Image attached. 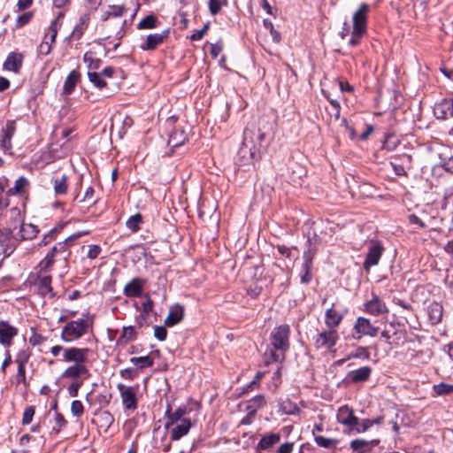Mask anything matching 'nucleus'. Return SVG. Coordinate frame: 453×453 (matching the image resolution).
Listing matches in <instances>:
<instances>
[{"label":"nucleus","mask_w":453,"mask_h":453,"mask_svg":"<svg viewBox=\"0 0 453 453\" xmlns=\"http://www.w3.org/2000/svg\"><path fill=\"white\" fill-rule=\"evenodd\" d=\"M370 10V5L363 3L352 15V31L349 42L352 47L358 45L367 33L368 13Z\"/></svg>","instance_id":"39448f33"},{"label":"nucleus","mask_w":453,"mask_h":453,"mask_svg":"<svg viewBox=\"0 0 453 453\" xmlns=\"http://www.w3.org/2000/svg\"><path fill=\"white\" fill-rule=\"evenodd\" d=\"M83 61L88 64L89 69H97L100 66L101 60L95 58L91 51H87L83 56Z\"/></svg>","instance_id":"de8ad7c7"},{"label":"nucleus","mask_w":453,"mask_h":453,"mask_svg":"<svg viewBox=\"0 0 453 453\" xmlns=\"http://www.w3.org/2000/svg\"><path fill=\"white\" fill-rule=\"evenodd\" d=\"M117 388L119 392L124 408L127 410H135L137 408L136 394L139 389V385L128 387L119 383Z\"/></svg>","instance_id":"1a4fd4ad"},{"label":"nucleus","mask_w":453,"mask_h":453,"mask_svg":"<svg viewBox=\"0 0 453 453\" xmlns=\"http://www.w3.org/2000/svg\"><path fill=\"white\" fill-rule=\"evenodd\" d=\"M314 441L318 446L325 449H335L338 443V440L326 438L321 435H315Z\"/></svg>","instance_id":"79ce46f5"},{"label":"nucleus","mask_w":453,"mask_h":453,"mask_svg":"<svg viewBox=\"0 0 453 453\" xmlns=\"http://www.w3.org/2000/svg\"><path fill=\"white\" fill-rule=\"evenodd\" d=\"M343 319V315L334 309V304L326 309L325 313V324L328 328L334 329L338 326Z\"/></svg>","instance_id":"bb28decb"},{"label":"nucleus","mask_w":453,"mask_h":453,"mask_svg":"<svg viewBox=\"0 0 453 453\" xmlns=\"http://www.w3.org/2000/svg\"><path fill=\"white\" fill-rule=\"evenodd\" d=\"M16 132V123L14 120H7L4 128H3L0 138V149L4 153L11 154L12 139Z\"/></svg>","instance_id":"2eb2a0df"},{"label":"nucleus","mask_w":453,"mask_h":453,"mask_svg":"<svg viewBox=\"0 0 453 453\" xmlns=\"http://www.w3.org/2000/svg\"><path fill=\"white\" fill-rule=\"evenodd\" d=\"M374 423H379V420H372L369 418H365L361 421L358 420V425H356L353 431H356L357 433H365L372 427Z\"/></svg>","instance_id":"09e8293b"},{"label":"nucleus","mask_w":453,"mask_h":453,"mask_svg":"<svg viewBox=\"0 0 453 453\" xmlns=\"http://www.w3.org/2000/svg\"><path fill=\"white\" fill-rule=\"evenodd\" d=\"M293 449H294L293 442H285L279 447L276 453H292Z\"/></svg>","instance_id":"774afa93"},{"label":"nucleus","mask_w":453,"mask_h":453,"mask_svg":"<svg viewBox=\"0 0 453 453\" xmlns=\"http://www.w3.org/2000/svg\"><path fill=\"white\" fill-rule=\"evenodd\" d=\"M267 145L266 134L257 127L251 125L243 132L242 152L248 150L251 159H257L262 148Z\"/></svg>","instance_id":"20e7f679"},{"label":"nucleus","mask_w":453,"mask_h":453,"mask_svg":"<svg viewBox=\"0 0 453 453\" xmlns=\"http://www.w3.org/2000/svg\"><path fill=\"white\" fill-rule=\"evenodd\" d=\"M121 378L125 380H132L138 376V372L135 369L126 368L119 372Z\"/></svg>","instance_id":"bf43d9fd"},{"label":"nucleus","mask_w":453,"mask_h":453,"mask_svg":"<svg viewBox=\"0 0 453 453\" xmlns=\"http://www.w3.org/2000/svg\"><path fill=\"white\" fill-rule=\"evenodd\" d=\"M158 20L154 15H148L143 18L137 25V28L142 29H152L157 27Z\"/></svg>","instance_id":"58836bf2"},{"label":"nucleus","mask_w":453,"mask_h":453,"mask_svg":"<svg viewBox=\"0 0 453 453\" xmlns=\"http://www.w3.org/2000/svg\"><path fill=\"white\" fill-rule=\"evenodd\" d=\"M142 222V217L137 213L131 216L126 223L127 227L132 232L135 233L140 229V224Z\"/></svg>","instance_id":"37998d69"},{"label":"nucleus","mask_w":453,"mask_h":453,"mask_svg":"<svg viewBox=\"0 0 453 453\" xmlns=\"http://www.w3.org/2000/svg\"><path fill=\"white\" fill-rule=\"evenodd\" d=\"M81 73L77 70H73L66 77L64 86L63 93L65 95H70L74 90L78 81H80Z\"/></svg>","instance_id":"2f4dec72"},{"label":"nucleus","mask_w":453,"mask_h":453,"mask_svg":"<svg viewBox=\"0 0 453 453\" xmlns=\"http://www.w3.org/2000/svg\"><path fill=\"white\" fill-rule=\"evenodd\" d=\"M184 317V307L179 303L170 308L169 313L165 319L167 326H173L180 323Z\"/></svg>","instance_id":"393cba45"},{"label":"nucleus","mask_w":453,"mask_h":453,"mask_svg":"<svg viewBox=\"0 0 453 453\" xmlns=\"http://www.w3.org/2000/svg\"><path fill=\"white\" fill-rule=\"evenodd\" d=\"M71 413L76 418H80L84 413V407L80 400H73L71 403Z\"/></svg>","instance_id":"864d4df0"},{"label":"nucleus","mask_w":453,"mask_h":453,"mask_svg":"<svg viewBox=\"0 0 453 453\" xmlns=\"http://www.w3.org/2000/svg\"><path fill=\"white\" fill-rule=\"evenodd\" d=\"M94 317L89 313H83L82 318L67 322L62 328L60 339L65 343L78 341L92 328Z\"/></svg>","instance_id":"7ed1b4c3"},{"label":"nucleus","mask_w":453,"mask_h":453,"mask_svg":"<svg viewBox=\"0 0 453 453\" xmlns=\"http://www.w3.org/2000/svg\"><path fill=\"white\" fill-rule=\"evenodd\" d=\"M91 352L88 348L70 347L65 351L64 362L73 363L62 373V378L76 380H88L91 373L87 366L88 354Z\"/></svg>","instance_id":"f257e3e1"},{"label":"nucleus","mask_w":453,"mask_h":453,"mask_svg":"<svg viewBox=\"0 0 453 453\" xmlns=\"http://www.w3.org/2000/svg\"><path fill=\"white\" fill-rule=\"evenodd\" d=\"M280 441V434L278 433L266 434L257 443V449L260 450H268Z\"/></svg>","instance_id":"cd10ccee"},{"label":"nucleus","mask_w":453,"mask_h":453,"mask_svg":"<svg viewBox=\"0 0 453 453\" xmlns=\"http://www.w3.org/2000/svg\"><path fill=\"white\" fill-rule=\"evenodd\" d=\"M146 283L147 280L143 278H133L125 285L123 293L128 298L140 297Z\"/></svg>","instance_id":"a211bd4d"},{"label":"nucleus","mask_w":453,"mask_h":453,"mask_svg":"<svg viewBox=\"0 0 453 453\" xmlns=\"http://www.w3.org/2000/svg\"><path fill=\"white\" fill-rule=\"evenodd\" d=\"M290 327L287 324L280 325L275 327L270 334V345L273 349H270L265 352L266 357L265 363L269 365L271 363L281 364L285 359V353L290 347L289 343Z\"/></svg>","instance_id":"f03ea898"},{"label":"nucleus","mask_w":453,"mask_h":453,"mask_svg":"<svg viewBox=\"0 0 453 453\" xmlns=\"http://www.w3.org/2000/svg\"><path fill=\"white\" fill-rule=\"evenodd\" d=\"M30 357L31 352L29 351L28 349H21L18 352L15 362L18 364L19 366L26 367V365L28 362Z\"/></svg>","instance_id":"8fccbe9b"},{"label":"nucleus","mask_w":453,"mask_h":453,"mask_svg":"<svg viewBox=\"0 0 453 453\" xmlns=\"http://www.w3.org/2000/svg\"><path fill=\"white\" fill-rule=\"evenodd\" d=\"M142 313L147 316L150 314L153 310V301L150 299V297H147L144 302L142 303Z\"/></svg>","instance_id":"69168bd1"},{"label":"nucleus","mask_w":453,"mask_h":453,"mask_svg":"<svg viewBox=\"0 0 453 453\" xmlns=\"http://www.w3.org/2000/svg\"><path fill=\"white\" fill-rule=\"evenodd\" d=\"M441 165L446 172L453 173V157L444 158Z\"/></svg>","instance_id":"338daca9"},{"label":"nucleus","mask_w":453,"mask_h":453,"mask_svg":"<svg viewBox=\"0 0 453 453\" xmlns=\"http://www.w3.org/2000/svg\"><path fill=\"white\" fill-rule=\"evenodd\" d=\"M308 249L303 252L302 264L299 276L302 284H309L312 280L311 267L314 256L316 254V249L311 245V239H308Z\"/></svg>","instance_id":"0eeeda50"},{"label":"nucleus","mask_w":453,"mask_h":453,"mask_svg":"<svg viewBox=\"0 0 453 453\" xmlns=\"http://www.w3.org/2000/svg\"><path fill=\"white\" fill-rule=\"evenodd\" d=\"M10 212L12 217L19 223V231L15 234L18 244L23 241H32L40 233L38 226L32 223L23 222L21 211L18 207L12 208Z\"/></svg>","instance_id":"423d86ee"},{"label":"nucleus","mask_w":453,"mask_h":453,"mask_svg":"<svg viewBox=\"0 0 453 453\" xmlns=\"http://www.w3.org/2000/svg\"><path fill=\"white\" fill-rule=\"evenodd\" d=\"M51 276L49 274H39L35 285L37 288L38 294L42 296L50 295L53 296L51 287Z\"/></svg>","instance_id":"b1692460"},{"label":"nucleus","mask_w":453,"mask_h":453,"mask_svg":"<svg viewBox=\"0 0 453 453\" xmlns=\"http://www.w3.org/2000/svg\"><path fill=\"white\" fill-rule=\"evenodd\" d=\"M67 181L68 176L65 174H63L60 177L57 176L52 178L53 188L57 196L66 194L68 188Z\"/></svg>","instance_id":"72a5a7b5"},{"label":"nucleus","mask_w":453,"mask_h":453,"mask_svg":"<svg viewBox=\"0 0 453 453\" xmlns=\"http://www.w3.org/2000/svg\"><path fill=\"white\" fill-rule=\"evenodd\" d=\"M88 77L90 82H92L96 88H103L106 87V82L104 80L102 73L96 72H88Z\"/></svg>","instance_id":"c03bdc74"},{"label":"nucleus","mask_w":453,"mask_h":453,"mask_svg":"<svg viewBox=\"0 0 453 453\" xmlns=\"http://www.w3.org/2000/svg\"><path fill=\"white\" fill-rule=\"evenodd\" d=\"M279 408L282 413L287 414V415H295V414L299 413V411H300V409L296 405V403H295L288 398L280 401L279 403Z\"/></svg>","instance_id":"e433bc0d"},{"label":"nucleus","mask_w":453,"mask_h":453,"mask_svg":"<svg viewBox=\"0 0 453 453\" xmlns=\"http://www.w3.org/2000/svg\"><path fill=\"white\" fill-rule=\"evenodd\" d=\"M18 246V241L10 226L0 228V256L7 257L13 253Z\"/></svg>","instance_id":"6e6552de"},{"label":"nucleus","mask_w":453,"mask_h":453,"mask_svg":"<svg viewBox=\"0 0 453 453\" xmlns=\"http://www.w3.org/2000/svg\"><path fill=\"white\" fill-rule=\"evenodd\" d=\"M29 188L30 182L28 179L25 176H20L15 180L13 187L7 190V196H17L20 197L27 196L28 195Z\"/></svg>","instance_id":"4be33fe9"},{"label":"nucleus","mask_w":453,"mask_h":453,"mask_svg":"<svg viewBox=\"0 0 453 453\" xmlns=\"http://www.w3.org/2000/svg\"><path fill=\"white\" fill-rule=\"evenodd\" d=\"M23 62V56L20 53H10L4 64V67L8 71L19 73Z\"/></svg>","instance_id":"c85d7f7f"},{"label":"nucleus","mask_w":453,"mask_h":453,"mask_svg":"<svg viewBox=\"0 0 453 453\" xmlns=\"http://www.w3.org/2000/svg\"><path fill=\"white\" fill-rule=\"evenodd\" d=\"M81 236V233L73 234V235H70L69 237H67L65 240L57 243V246L58 248V252H59V254L65 255L64 256L65 259H66L67 257H69V255H70V252H68L69 248L71 246H73V243L75 242V241L77 239H79Z\"/></svg>","instance_id":"473e14b6"},{"label":"nucleus","mask_w":453,"mask_h":453,"mask_svg":"<svg viewBox=\"0 0 453 453\" xmlns=\"http://www.w3.org/2000/svg\"><path fill=\"white\" fill-rule=\"evenodd\" d=\"M89 19H90V16L88 13H84L80 17L79 21L76 24V26L73 28L72 35H71V36L73 39L79 40L81 38L84 32L86 31V29L88 27Z\"/></svg>","instance_id":"7c9ffc66"},{"label":"nucleus","mask_w":453,"mask_h":453,"mask_svg":"<svg viewBox=\"0 0 453 453\" xmlns=\"http://www.w3.org/2000/svg\"><path fill=\"white\" fill-rule=\"evenodd\" d=\"M54 422L55 425L52 427L51 433L58 434L63 427L66 425V420L64 416L58 411H55L54 413Z\"/></svg>","instance_id":"a18cd8bd"},{"label":"nucleus","mask_w":453,"mask_h":453,"mask_svg":"<svg viewBox=\"0 0 453 453\" xmlns=\"http://www.w3.org/2000/svg\"><path fill=\"white\" fill-rule=\"evenodd\" d=\"M18 334V328L8 321H0V343L4 347H10L13 338Z\"/></svg>","instance_id":"aec40b11"},{"label":"nucleus","mask_w":453,"mask_h":453,"mask_svg":"<svg viewBox=\"0 0 453 453\" xmlns=\"http://www.w3.org/2000/svg\"><path fill=\"white\" fill-rule=\"evenodd\" d=\"M101 251L102 249L99 245H89L87 256L90 259H95L99 256Z\"/></svg>","instance_id":"e2e57ef3"},{"label":"nucleus","mask_w":453,"mask_h":453,"mask_svg":"<svg viewBox=\"0 0 453 453\" xmlns=\"http://www.w3.org/2000/svg\"><path fill=\"white\" fill-rule=\"evenodd\" d=\"M227 0H209V10L211 15H217L223 4H226Z\"/></svg>","instance_id":"603ef678"},{"label":"nucleus","mask_w":453,"mask_h":453,"mask_svg":"<svg viewBox=\"0 0 453 453\" xmlns=\"http://www.w3.org/2000/svg\"><path fill=\"white\" fill-rule=\"evenodd\" d=\"M85 380H73L68 387L67 392L71 397H77L79 390L83 384Z\"/></svg>","instance_id":"3c124183"},{"label":"nucleus","mask_w":453,"mask_h":453,"mask_svg":"<svg viewBox=\"0 0 453 453\" xmlns=\"http://www.w3.org/2000/svg\"><path fill=\"white\" fill-rule=\"evenodd\" d=\"M364 311L374 317L387 316L389 313L386 303L374 293H372V298L364 303Z\"/></svg>","instance_id":"9b49d317"},{"label":"nucleus","mask_w":453,"mask_h":453,"mask_svg":"<svg viewBox=\"0 0 453 453\" xmlns=\"http://www.w3.org/2000/svg\"><path fill=\"white\" fill-rule=\"evenodd\" d=\"M339 340V334L335 329L329 328L317 334L314 344L317 349H325L332 351Z\"/></svg>","instance_id":"9d476101"},{"label":"nucleus","mask_w":453,"mask_h":453,"mask_svg":"<svg viewBox=\"0 0 453 453\" xmlns=\"http://www.w3.org/2000/svg\"><path fill=\"white\" fill-rule=\"evenodd\" d=\"M434 114L437 119H448L453 117V98H444L436 103Z\"/></svg>","instance_id":"6ab92c4d"},{"label":"nucleus","mask_w":453,"mask_h":453,"mask_svg":"<svg viewBox=\"0 0 453 453\" xmlns=\"http://www.w3.org/2000/svg\"><path fill=\"white\" fill-rule=\"evenodd\" d=\"M380 443V440L374 439L371 441H365L361 439H356L350 441V449L355 453H375V447Z\"/></svg>","instance_id":"412c9836"},{"label":"nucleus","mask_w":453,"mask_h":453,"mask_svg":"<svg viewBox=\"0 0 453 453\" xmlns=\"http://www.w3.org/2000/svg\"><path fill=\"white\" fill-rule=\"evenodd\" d=\"M336 418L338 423L345 426L350 431H353L356 425H358V418L354 415L353 410L347 405L338 409Z\"/></svg>","instance_id":"dca6fc26"},{"label":"nucleus","mask_w":453,"mask_h":453,"mask_svg":"<svg viewBox=\"0 0 453 453\" xmlns=\"http://www.w3.org/2000/svg\"><path fill=\"white\" fill-rule=\"evenodd\" d=\"M130 362L139 369L151 367L154 364L153 359L150 356L131 357Z\"/></svg>","instance_id":"ea45409f"},{"label":"nucleus","mask_w":453,"mask_h":453,"mask_svg":"<svg viewBox=\"0 0 453 453\" xmlns=\"http://www.w3.org/2000/svg\"><path fill=\"white\" fill-rule=\"evenodd\" d=\"M47 341V337L46 336H43L40 334H37L34 329H33V334L32 335L29 337V343L32 345V346H39V345H42L43 342H45Z\"/></svg>","instance_id":"4d7b16f0"},{"label":"nucleus","mask_w":453,"mask_h":453,"mask_svg":"<svg viewBox=\"0 0 453 453\" xmlns=\"http://www.w3.org/2000/svg\"><path fill=\"white\" fill-rule=\"evenodd\" d=\"M372 374L370 366H363L348 372L346 380L350 383H359L367 381Z\"/></svg>","instance_id":"5701e85b"},{"label":"nucleus","mask_w":453,"mask_h":453,"mask_svg":"<svg viewBox=\"0 0 453 453\" xmlns=\"http://www.w3.org/2000/svg\"><path fill=\"white\" fill-rule=\"evenodd\" d=\"M16 380H17L18 383H23L25 386L27 385V378H26V367L25 366H19L18 365Z\"/></svg>","instance_id":"0e129e2a"},{"label":"nucleus","mask_w":453,"mask_h":453,"mask_svg":"<svg viewBox=\"0 0 453 453\" xmlns=\"http://www.w3.org/2000/svg\"><path fill=\"white\" fill-rule=\"evenodd\" d=\"M53 266V264L50 262L49 259H46L45 257L39 263L38 268H39V274H44V273H47L51 269Z\"/></svg>","instance_id":"680f3d73"},{"label":"nucleus","mask_w":453,"mask_h":453,"mask_svg":"<svg viewBox=\"0 0 453 453\" xmlns=\"http://www.w3.org/2000/svg\"><path fill=\"white\" fill-rule=\"evenodd\" d=\"M266 405V400L264 395H257L246 403H244V410L247 412L257 414V411Z\"/></svg>","instance_id":"c756f323"},{"label":"nucleus","mask_w":453,"mask_h":453,"mask_svg":"<svg viewBox=\"0 0 453 453\" xmlns=\"http://www.w3.org/2000/svg\"><path fill=\"white\" fill-rule=\"evenodd\" d=\"M353 329L356 334L353 337L357 340L361 339L365 335L374 337L379 332V327L374 326L370 319L365 317H358L357 319Z\"/></svg>","instance_id":"f8f14e48"},{"label":"nucleus","mask_w":453,"mask_h":453,"mask_svg":"<svg viewBox=\"0 0 453 453\" xmlns=\"http://www.w3.org/2000/svg\"><path fill=\"white\" fill-rule=\"evenodd\" d=\"M126 8L124 5H110L102 16L103 20L108 19L110 17H120L123 15Z\"/></svg>","instance_id":"a19ab883"},{"label":"nucleus","mask_w":453,"mask_h":453,"mask_svg":"<svg viewBox=\"0 0 453 453\" xmlns=\"http://www.w3.org/2000/svg\"><path fill=\"white\" fill-rule=\"evenodd\" d=\"M384 251V247L380 242H372L363 264V267L365 271H369L372 266L378 265Z\"/></svg>","instance_id":"4468645a"},{"label":"nucleus","mask_w":453,"mask_h":453,"mask_svg":"<svg viewBox=\"0 0 453 453\" xmlns=\"http://www.w3.org/2000/svg\"><path fill=\"white\" fill-rule=\"evenodd\" d=\"M192 426L190 419H183L175 424L171 430V440L178 441L184 435H186Z\"/></svg>","instance_id":"a878e982"},{"label":"nucleus","mask_w":453,"mask_h":453,"mask_svg":"<svg viewBox=\"0 0 453 453\" xmlns=\"http://www.w3.org/2000/svg\"><path fill=\"white\" fill-rule=\"evenodd\" d=\"M136 337L137 334L134 326H124L122 329V333L117 341V343L119 345H126L129 342L134 341Z\"/></svg>","instance_id":"f704fd0d"},{"label":"nucleus","mask_w":453,"mask_h":453,"mask_svg":"<svg viewBox=\"0 0 453 453\" xmlns=\"http://www.w3.org/2000/svg\"><path fill=\"white\" fill-rule=\"evenodd\" d=\"M428 317L432 324H437L442 318V307L438 303H431L427 308Z\"/></svg>","instance_id":"c9c22d12"},{"label":"nucleus","mask_w":453,"mask_h":453,"mask_svg":"<svg viewBox=\"0 0 453 453\" xmlns=\"http://www.w3.org/2000/svg\"><path fill=\"white\" fill-rule=\"evenodd\" d=\"M35 406L33 405H30V406H27L25 411H24V413H23V417H22V424L23 425H28L32 422L33 420V417L35 415Z\"/></svg>","instance_id":"6e6d98bb"},{"label":"nucleus","mask_w":453,"mask_h":453,"mask_svg":"<svg viewBox=\"0 0 453 453\" xmlns=\"http://www.w3.org/2000/svg\"><path fill=\"white\" fill-rule=\"evenodd\" d=\"M48 36H49V35H44L43 41L42 42V43L39 45V48H38L40 54L44 55V56L48 55L51 51V45L53 44L48 41Z\"/></svg>","instance_id":"13d9d810"},{"label":"nucleus","mask_w":453,"mask_h":453,"mask_svg":"<svg viewBox=\"0 0 453 453\" xmlns=\"http://www.w3.org/2000/svg\"><path fill=\"white\" fill-rule=\"evenodd\" d=\"M169 29H165L161 33L150 34L147 35L145 41L141 44L140 48L142 50H154L158 46L164 43V42L169 36Z\"/></svg>","instance_id":"f3484780"},{"label":"nucleus","mask_w":453,"mask_h":453,"mask_svg":"<svg viewBox=\"0 0 453 453\" xmlns=\"http://www.w3.org/2000/svg\"><path fill=\"white\" fill-rule=\"evenodd\" d=\"M434 391L438 395H447L451 393H453V384H446V383H439L436 385H434L433 387Z\"/></svg>","instance_id":"49530a36"},{"label":"nucleus","mask_w":453,"mask_h":453,"mask_svg":"<svg viewBox=\"0 0 453 453\" xmlns=\"http://www.w3.org/2000/svg\"><path fill=\"white\" fill-rule=\"evenodd\" d=\"M64 228V224H58L52 229H50L47 234H45L40 242L38 243L39 246H46L50 242L55 240L57 238L58 234H59L62 229Z\"/></svg>","instance_id":"4c0bfd02"},{"label":"nucleus","mask_w":453,"mask_h":453,"mask_svg":"<svg viewBox=\"0 0 453 453\" xmlns=\"http://www.w3.org/2000/svg\"><path fill=\"white\" fill-rule=\"evenodd\" d=\"M61 27H58V24L56 22H51L49 28H48V31L45 35H49L48 36V41L50 42V43H54L55 41H56V37L58 35V30L60 29Z\"/></svg>","instance_id":"5fc2aeb1"},{"label":"nucleus","mask_w":453,"mask_h":453,"mask_svg":"<svg viewBox=\"0 0 453 453\" xmlns=\"http://www.w3.org/2000/svg\"><path fill=\"white\" fill-rule=\"evenodd\" d=\"M154 336L158 340V341H165L166 339V336H167V330L165 329V326H154Z\"/></svg>","instance_id":"052dcab7"},{"label":"nucleus","mask_w":453,"mask_h":453,"mask_svg":"<svg viewBox=\"0 0 453 453\" xmlns=\"http://www.w3.org/2000/svg\"><path fill=\"white\" fill-rule=\"evenodd\" d=\"M187 413V406H179L174 411H173L172 405L168 403L165 413V427L168 429L169 427L173 426L176 423L182 421L183 419H188L187 418H185V415Z\"/></svg>","instance_id":"ddd939ff"}]
</instances>
